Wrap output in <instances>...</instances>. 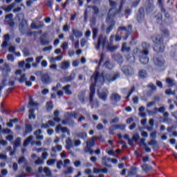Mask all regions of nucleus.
I'll return each mask as SVG.
<instances>
[{
    "instance_id": "obj_13",
    "label": "nucleus",
    "mask_w": 177,
    "mask_h": 177,
    "mask_svg": "<svg viewBox=\"0 0 177 177\" xmlns=\"http://www.w3.org/2000/svg\"><path fill=\"white\" fill-rule=\"evenodd\" d=\"M138 22L140 23L145 19V9L143 8H140L137 16Z\"/></svg>"
},
{
    "instance_id": "obj_29",
    "label": "nucleus",
    "mask_w": 177,
    "mask_h": 177,
    "mask_svg": "<svg viewBox=\"0 0 177 177\" xmlns=\"http://www.w3.org/2000/svg\"><path fill=\"white\" fill-rule=\"evenodd\" d=\"M111 99L113 102H120V100H121V97L117 93H113L112 94Z\"/></svg>"
},
{
    "instance_id": "obj_44",
    "label": "nucleus",
    "mask_w": 177,
    "mask_h": 177,
    "mask_svg": "<svg viewBox=\"0 0 177 177\" xmlns=\"http://www.w3.org/2000/svg\"><path fill=\"white\" fill-rule=\"evenodd\" d=\"M21 139L20 138H17V140H15V143H14V147H19V146H20L21 145Z\"/></svg>"
},
{
    "instance_id": "obj_38",
    "label": "nucleus",
    "mask_w": 177,
    "mask_h": 177,
    "mask_svg": "<svg viewBox=\"0 0 177 177\" xmlns=\"http://www.w3.org/2000/svg\"><path fill=\"white\" fill-rule=\"evenodd\" d=\"M166 82H167L168 86H174V85H175V82H174V80H172L171 78H167L166 80Z\"/></svg>"
},
{
    "instance_id": "obj_46",
    "label": "nucleus",
    "mask_w": 177,
    "mask_h": 177,
    "mask_svg": "<svg viewBox=\"0 0 177 177\" xmlns=\"http://www.w3.org/2000/svg\"><path fill=\"white\" fill-rule=\"evenodd\" d=\"M162 34L164 38H167V37H169V32L167 29H163L162 30Z\"/></svg>"
},
{
    "instance_id": "obj_56",
    "label": "nucleus",
    "mask_w": 177,
    "mask_h": 177,
    "mask_svg": "<svg viewBox=\"0 0 177 177\" xmlns=\"http://www.w3.org/2000/svg\"><path fill=\"white\" fill-rule=\"evenodd\" d=\"M7 59L8 60H9L10 62H15V57H13V55H8L7 56Z\"/></svg>"
},
{
    "instance_id": "obj_48",
    "label": "nucleus",
    "mask_w": 177,
    "mask_h": 177,
    "mask_svg": "<svg viewBox=\"0 0 177 177\" xmlns=\"http://www.w3.org/2000/svg\"><path fill=\"white\" fill-rule=\"evenodd\" d=\"M46 108H47L48 111H50V110H53V105L52 104V102H47Z\"/></svg>"
},
{
    "instance_id": "obj_20",
    "label": "nucleus",
    "mask_w": 177,
    "mask_h": 177,
    "mask_svg": "<svg viewBox=\"0 0 177 177\" xmlns=\"http://www.w3.org/2000/svg\"><path fill=\"white\" fill-rule=\"evenodd\" d=\"M15 5H16V3H12L11 5L8 6V7L6 6L1 7V9H3V10H5L7 13H9V12H12V9L15 8Z\"/></svg>"
},
{
    "instance_id": "obj_62",
    "label": "nucleus",
    "mask_w": 177,
    "mask_h": 177,
    "mask_svg": "<svg viewBox=\"0 0 177 177\" xmlns=\"http://www.w3.org/2000/svg\"><path fill=\"white\" fill-rule=\"evenodd\" d=\"M73 167H68L67 171H65V174H73Z\"/></svg>"
},
{
    "instance_id": "obj_2",
    "label": "nucleus",
    "mask_w": 177,
    "mask_h": 177,
    "mask_svg": "<svg viewBox=\"0 0 177 177\" xmlns=\"http://www.w3.org/2000/svg\"><path fill=\"white\" fill-rule=\"evenodd\" d=\"M142 48L143 50H139V48H135L133 50V57H131V58L127 57V61L130 63H134L135 59H136V57H138L142 64H147V63H149V57H147V55H149L150 44L144 43L142 44Z\"/></svg>"
},
{
    "instance_id": "obj_63",
    "label": "nucleus",
    "mask_w": 177,
    "mask_h": 177,
    "mask_svg": "<svg viewBox=\"0 0 177 177\" xmlns=\"http://www.w3.org/2000/svg\"><path fill=\"white\" fill-rule=\"evenodd\" d=\"M166 95H175V91L171 92V89L165 91Z\"/></svg>"
},
{
    "instance_id": "obj_55",
    "label": "nucleus",
    "mask_w": 177,
    "mask_h": 177,
    "mask_svg": "<svg viewBox=\"0 0 177 177\" xmlns=\"http://www.w3.org/2000/svg\"><path fill=\"white\" fill-rule=\"evenodd\" d=\"M105 67H106V68H109L111 69L113 67V65H111V64H110V62H106L104 64Z\"/></svg>"
},
{
    "instance_id": "obj_40",
    "label": "nucleus",
    "mask_w": 177,
    "mask_h": 177,
    "mask_svg": "<svg viewBox=\"0 0 177 177\" xmlns=\"http://www.w3.org/2000/svg\"><path fill=\"white\" fill-rule=\"evenodd\" d=\"M145 107L143 106H141L140 109H139V115H140V117H146V113H145Z\"/></svg>"
},
{
    "instance_id": "obj_15",
    "label": "nucleus",
    "mask_w": 177,
    "mask_h": 177,
    "mask_svg": "<svg viewBox=\"0 0 177 177\" xmlns=\"http://www.w3.org/2000/svg\"><path fill=\"white\" fill-rule=\"evenodd\" d=\"M6 20L10 27L15 26V22H13V15L9 14L7 15L6 17Z\"/></svg>"
},
{
    "instance_id": "obj_34",
    "label": "nucleus",
    "mask_w": 177,
    "mask_h": 177,
    "mask_svg": "<svg viewBox=\"0 0 177 177\" xmlns=\"http://www.w3.org/2000/svg\"><path fill=\"white\" fill-rule=\"evenodd\" d=\"M124 138L126 140H127V142H128L129 145H130V146H133V140L132 139L129 138V135L125 134Z\"/></svg>"
},
{
    "instance_id": "obj_42",
    "label": "nucleus",
    "mask_w": 177,
    "mask_h": 177,
    "mask_svg": "<svg viewBox=\"0 0 177 177\" xmlns=\"http://www.w3.org/2000/svg\"><path fill=\"white\" fill-rule=\"evenodd\" d=\"M139 75L141 78H146V77H147V73L146 72V71H140L139 72Z\"/></svg>"
},
{
    "instance_id": "obj_39",
    "label": "nucleus",
    "mask_w": 177,
    "mask_h": 177,
    "mask_svg": "<svg viewBox=\"0 0 177 177\" xmlns=\"http://www.w3.org/2000/svg\"><path fill=\"white\" fill-rule=\"evenodd\" d=\"M115 60L118 62V63H121L122 62V57L120 54H117L114 56Z\"/></svg>"
},
{
    "instance_id": "obj_1",
    "label": "nucleus",
    "mask_w": 177,
    "mask_h": 177,
    "mask_svg": "<svg viewBox=\"0 0 177 177\" xmlns=\"http://www.w3.org/2000/svg\"><path fill=\"white\" fill-rule=\"evenodd\" d=\"M120 78V74L116 73L114 75H111L109 73H102V75H99V68H96L95 73L91 77V82L93 84H91L90 86V102L93 100V95H95V88L99 89L100 86L103 85L104 81L107 82H113Z\"/></svg>"
},
{
    "instance_id": "obj_28",
    "label": "nucleus",
    "mask_w": 177,
    "mask_h": 177,
    "mask_svg": "<svg viewBox=\"0 0 177 177\" xmlns=\"http://www.w3.org/2000/svg\"><path fill=\"white\" fill-rule=\"evenodd\" d=\"M158 111H159V113H164L165 111V107L161 106L159 109L156 108L154 112H149V115H153V114H156Z\"/></svg>"
},
{
    "instance_id": "obj_21",
    "label": "nucleus",
    "mask_w": 177,
    "mask_h": 177,
    "mask_svg": "<svg viewBox=\"0 0 177 177\" xmlns=\"http://www.w3.org/2000/svg\"><path fill=\"white\" fill-rule=\"evenodd\" d=\"M31 132H32V126H31V124H26L25 132L24 133V136H26V135H28V133H31Z\"/></svg>"
},
{
    "instance_id": "obj_45",
    "label": "nucleus",
    "mask_w": 177,
    "mask_h": 177,
    "mask_svg": "<svg viewBox=\"0 0 177 177\" xmlns=\"http://www.w3.org/2000/svg\"><path fill=\"white\" fill-rule=\"evenodd\" d=\"M139 134L138 133H136L134 135H133V138L131 140H133V142H138V140H139Z\"/></svg>"
},
{
    "instance_id": "obj_7",
    "label": "nucleus",
    "mask_w": 177,
    "mask_h": 177,
    "mask_svg": "<svg viewBox=\"0 0 177 177\" xmlns=\"http://www.w3.org/2000/svg\"><path fill=\"white\" fill-rule=\"evenodd\" d=\"M95 140H96V137H93L88 140L86 142V147L84 149L85 151H86V153H89L91 156L93 154V151L91 147H93V146H95Z\"/></svg>"
},
{
    "instance_id": "obj_57",
    "label": "nucleus",
    "mask_w": 177,
    "mask_h": 177,
    "mask_svg": "<svg viewBox=\"0 0 177 177\" xmlns=\"http://www.w3.org/2000/svg\"><path fill=\"white\" fill-rule=\"evenodd\" d=\"M156 145H157V141H156V140H151L149 142V146H156Z\"/></svg>"
},
{
    "instance_id": "obj_26",
    "label": "nucleus",
    "mask_w": 177,
    "mask_h": 177,
    "mask_svg": "<svg viewBox=\"0 0 177 177\" xmlns=\"http://www.w3.org/2000/svg\"><path fill=\"white\" fill-rule=\"evenodd\" d=\"M70 67V62L68 61H64L61 63V68L62 70H67Z\"/></svg>"
},
{
    "instance_id": "obj_8",
    "label": "nucleus",
    "mask_w": 177,
    "mask_h": 177,
    "mask_svg": "<svg viewBox=\"0 0 177 177\" xmlns=\"http://www.w3.org/2000/svg\"><path fill=\"white\" fill-rule=\"evenodd\" d=\"M55 132L56 133H63V135L62 136V139H64V138H66V136H64L65 133H66L68 136H70L71 135L70 130H68V129H67L66 127H63L62 124H58L56 127Z\"/></svg>"
},
{
    "instance_id": "obj_22",
    "label": "nucleus",
    "mask_w": 177,
    "mask_h": 177,
    "mask_svg": "<svg viewBox=\"0 0 177 177\" xmlns=\"http://www.w3.org/2000/svg\"><path fill=\"white\" fill-rule=\"evenodd\" d=\"M41 81H43L45 84H49L50 82V77H49V75L48 73H46L43 75L41 77Z\"/></svg>"
},
{
    "instance_id": "obj_18",
    "label": "nucleus",
    "mask_w": 177,
    "mask_h": 177,
    "mask_svg": "<svg viewBox=\"0 0 177 177\" xmlns=\"http://www.w3.org/2000/svg\"><path fill=\"white\" fill-rule=\"evenodd\" d=\"M66 150H71L74 147V145H73V141L71 140V138H68L66 141Z\"/></svg>"
},
{
    "instance_id": "obj_27",
    "label": "nucleus",
    "mask_w": 177,
    "mask_h": 177,
    "mask_svg": "<svg viewBox=\"0 0 177 177\" xmlns=\"http://www.w3.org/2000/svg\"><path fill=\"white\" fill-rule=\"evenodd\" d=\"M120 30L125 31L126 34H129V32H131V31H132V26L129 25L127 28H125L124 26L120 27L119 28V31Z\"/></svg>"
},
{
    "instance_id": "obj_32",
    "label": "nucleus",
    "mask_w": 177,
    "mask_h": 177,
    "mask_svg": "<svg viewBox=\"0 0 177 177\" xmlns=\"http://www.w3.org/2000/svg\"><path fill=\"white\" fill-rule=\"evenodd\" d=\"M41 133H42V131H41V130H38L35 133L36 138L39 140H42V139H44V136L41 135Z\"/></svg>"
},
{
    "instance_id": "obj_9",
    "label": "nucleus",
    "mask_w": 177,
    "mask_h": 177,
    "mask_svg": "<svg viewBox=\"0 0 177 177\" xmlns=\"http://www.w3.org/2000/svg\"><path fill=\"white\" fill-rule=\"evenodd\" d=\"M17 18L19 20V21L21 20V24L19 26V30H20L21 32H23L24 30H27V28H28V24H27V21H26V19H24V15H22V14L18 15Z\"/></svg>"
},
{
    "instance_id": "obj_3",
    "label": "nucleus",
    "mask_w": 177,
    "mask_h": 177,
    "mask_svg": "<svg viewBox=\"0 0 177 177\" xmlns=\"http://www.w3.org/2000/svg\"><path fill=\"white\" fill-rule=\"evenodd\" d=\"M107 37L103 35H101L100 36V38L98 39V44L95 46V48L97 50L100 49V46L102 47V49H107V50H109L110 52H113V50H115L118 47L117 46H111L107 45Z\"/></svg>"
},
{
    "instance_id": "obj_36",
    "label": "nucleus",
    "mask_w": 177,
    "mask_h": 177,
    "mask_svg": "<svg viewBox=\"0 0 177 177\" xmlns=\"http://www.w3.org/2000/svg\"><path fill=\"white\" fill-rule=\"evenodd\" d=\"M131 50V48L127 46V43H124L122 46V52H129Z\"/></svg>"
},
{
    "instance_id": "obj_30",
    "label": "nucleus",
    "mask_w": 177,
    "mask_h": 177,
    "mask_svg": "<svg viewBox=\"0 0 177 177\" xmlns=\"http://www.w3.org/2000/svg\"><path fill=\"white\" fill-rule=\"evenodd\" d=\"M44 23H40L39 26H37V23L33 22L31 24V28H32V30H38L39 28L44 27Z\"/></svg>"
},
{
    "instance_id": "obj_12",
    "label": "nucleus",
    "mask_w": 177,
    "mask_h": 177,
    "mask_svg": "<svg viewBox=\"0 0 177 177\" xmlns=\"http://www.w3.org/2000/svg\"><path fill=\"white\" fill-rule=\"evenodd\" d=\"M37 153H41L42 151L41 158L42 160H46L48 158V149L40 148L37 150Z\"/></svg>"
},
{
    "instance_id": "obj_58",
    "label": "nucleus",
    "mask_w": 177,
    "mask_h": 177,
    "mask_svg": "<svg viewBox=\"0 0 177 177\" xmlns=\"http://www.w3.org/2000/svg\"><path fill=\"white\" fill-rule=\"evenodd\" d=\"M73 142H74L75 146L76 147L80 146L81 145V140H75Z\"/></svg>"
},
{
    "instance_id": "obj_60",
    "label": "nucleus",
    "mask_w": 177,
    "mask_h": 177,
    "mask_svg": "<svg viewBox=\"0 0 177 177\" xmlns=\"http://www.w3.org/2000/svg\"><path fill=\"white\" fill-rule=\"evenodd\" d=\"M157 138V132L153 131L151 133V139H156Z\"/></svg>"
},
{
    "instance_id": "obj_16",
    "label": "nucleus",
    "mask_w": 177,
    "mask_h": 177,
    "mask_svg": "<svg viewBox=\"0 0 177 177\" xmlns=\"http://www.w3.org/2000/svg\"><path fill=\"white\" fill-rule=\"evenodd\" d=\"M39 174H42L43 172L46 175V176H50L51 173H50V169L48 167H45L43 170L42 167L39 168Z\"/></svg>"
},
{
    "instance_id": "obj_35",
    "label": "nucleus",
    "mask_w": 177,
    "mask_h": 177,
    "mask_svg": "<svg viewBox=\"0 0 177 177\" xmlns=\"http://www.w3.org/2000/svg\"><path fill=\"white\" fill-rule=\"evenodd\" d=\"M62 151V145H57L56 147H53L52 148V151L54 153H57V151Z\"/></svg>"
},
{
    "instance_id": "obj_59",
    "label": "nucleus",
    "mask_w": 177,
    "mask_h": 177,
    "mask_svg": "<svg viewBox=\"0 0 177 177\" xmlns=\"http://www.w3.org/2000/svg\"><path fill=\"white\" fill-rule=\"evenodd\" d=\"M75 55V52L74 51V50H70L68 51V56H70V57H73V56H74Z\"/></svg>"
},
{
    "instance_id": "obj_4",
    "label": "nucleus",
    "mask_w": 177,
    "mask_h": 177,
    "mask_svg": "<svg viewBox=\"0 0 177 177\" xmlns=\"http://www.w3.org/2000/svg\"><path fill=\"white\" fill-rule=\"evenodd\" d=\"M109 4L111 6V9L108 13V17L106 19L107 23H113V19H114V16L117 15V3L110 0Z\"/></svg>"
},
{
    "instance_id": "obj_41",
    "label": "nucleus",
    "mask_w": 177,
    "mask_h": 177,
    "mask_svg": "<svg viewBox=\"0 0 177 177\" xmlns=\"http://www.w3.org/2000/svg\"><path fill=\"white\" fill-rule=\"evenodd\" d=\"M109 161H110V158H107V156H105L102 159V164L107 167V162H109Z\"/></svg>"
},
{
    "instance_id": "obj_49",
    "label": "nucleus",
    "mask_w": 177,
    "mask_h": 177,
    "mask_svg": "<svg viewBox=\"0 0 177 177\" xmlns=\"http://www.w3.org/2000/svg\"><path fill=\"white\" fill-rule=\"evenodd\" d=\"M142 168L143 171H145V172H147L148 171H150V169H151V167H150V166H147V165H143L142 166Z\"/></svg>"
},
{
    "instance_id": "obj_31",
    "label": "nucleus",
    "mask_w": 177,
    "mask_h": 177,
    "mask_svg": "<svg viewBox=\"0 0 177 177\" xmlns=\"http://www.w3.org/2000/svg\"><path fill=\"white\" fill-rule=\"evenodd\" d=\"M87 136L88 135L85 132H80L76 134V138H80V139H83V140H85Z\"/></svg>"
},
{
    "instance_id": "obj_11",
    "label": "nucleus",
    "mask_w": 177,
    "mask_h": 177,
    "mask_svg": "<svg viewBox=\"0 0 177 177\" xmlns=\"http://www.w3.org/2000/svg\"><path fill=\"white\" fill-rule=\"evenodd\" d=\"M2 71V74L3 77H9V74H10V66L8 64H5L3 69H1Z\"/></svg>"
},
{
    "instance_id": "obj_10",
    "label": "nucleus",
    "mask_w": 177,
    "mask_h": 177,
    "mask_svg": "<svg viewBox=\"0 0 177 177\" xmlns=\"http://www.w3.org/2000/svg\"><path fill=\"white\" fill-rule=\"evenodd\" d=\"M38 106L37 103L34 102V101L30 100L29 102V119L30 120H35V115H34V109H31V107H37Z\"/></svg>"
},
{
    "instance_id": "obj_6",
    "label": "nucleus",
    "mask_w": 177,
    "mask_h": 177,
    "mask_svg": "<svg viewBox=\"0 0 177 177\" xmlns=\"http://www.w3.org/2000/svg\"><path fill=\"white\" fill-rule=\"evenodd\" d=\"M62 119L59 118V111H55L54 112V119L53 120H50L46 124H42L41 128L48 129L50 127H55L56 124L55 122H60Z\"/></svg>"
},
{
    "instance_id": "obj_37",
    "label": "nucleus",
    "mask_w": 177,
    "mask_h": 177,
    "mask_svg": "<svg viewBox=\"0 0 177 177\" xmlns=\"http://www.w3.org/2000/svg\"><path fill=\"white\" fill-rule=\"evenodd\" d=\"M32 140V136H30L24 142V147L28 146V144Z\"/></svg>"
},
{
    "instance_id": "obj_54",
    "label": "nucleus",
    "mask_w": 177,
    "mask_h": 177,
    "mask_svg": "<svg viewBox=\"0 0 177 177\" xmlns=\"http://www.w3.org/2000/svg\"><path fill=\"white\" fill-rule=\"evenodd\" d=\"M84 96H85V94L84 93H82L78 95V98L82 102V103L84 102Z\"/></svg>"
},
{
    "instance_id": "obj_64",
    "label": "nucleus",
    "mask_w": 177,
    "mask_h": 177,
    "mask_svg": "<svg viewBox=\"0 0 177 177\" xmlns=\"http://www.w3.org/2000/svg\"><path fill=\"white\" fill-rule=\"evenodd\" d=\"M41 66L42 67H48V62H46V60H43L41 62Z\"/></svg>"
},
{
    "instance_id": "obj_24",
    "label": "nucleus",
    "mask_w": 177,
    "mask_h": 177,
    "mask_svg": "<svg viewBox=\"0 0 177 177\" xmlns=\"http://www.w3.org/2000/svg\"><path fill=\"white\" fill-rule=\"evenodd\" d=\"M9 39H10V36L9 34L4 35V41L2 44V48H6L8 46V42H9Z\"/></svg>"
},
{
    "instance_id": "obj_52",
    "label": "nucleus",
    "mask_w": 177,
    "mask_h": 177,
    "mask_svg": "<svg viewBox=\"0 0 177 177\" xmlns=\"http://www.w3.org/2000/svg\"><path fill=\"white\" fill-rule=\"evenodd\" d=\"M96 35H97V29L93 28V39H96Z\"/></svg>"
},
{
    "instance_id": "obj_5",
    "label": "nucleus",
    "mask_w": 177,
    "mask_h": 177,
    "mask_svg": "<svg viewBox=\"0 0 177 177\" xmlns=\"http://www.w3.org/2000/svg\"><path fill=\"white\" fill-rule=\"evenodd\" d=\"M152 41L154 42L156 45V48L158 50V52H164V49L165 46H164V43L162 42V39L160 35H156L152 37Z\"/></svg>"
},
{
    "instance_id": "obj_43",
    "label": "nucleus",
    "mask_w": 177,
    "mask_h": 177,
    "mask_svg": "<svg viewBox=\"0 0 177 177\" xmlns=\"http://www.w3.org/2000/svg\"><path fill=\"white\" fill-rule=\"evenodd\" d=\"M2 133H4L5 135H12L13 132H12V130L9 129H4L2 130Z\"/></svg>"
},
{
    "instance_id": "obj_33",
    "label": "nucleus",
    "mask_w": 177,
    "mask_h": 177,
    "mask_svg": "<svg viewBox=\"0 0 177 177\" xmlns=\"http://www.w3.org/2000/svg\"><path fill=\"white\" fill-rule=\"evenodd\" d=\"M70 88H71V86L69 84L66 85V86H64L63 88V89L66 95H71L72 92H71V90H70Z\"/></svg>"
},
{
    "instance_id": "obj_14",
    "label": "nucleus",
    "mask_w": 177,
    "mask_h": 177,
    "mask_svg": "<svg viewBox=\"0 0 177 177\" xmlns=\"http://www.w3.org/2000/svg\"><path fill=\"white\" fill-rule=\"evenodd\" d=\"M122 71H123L125 75H131V74L133 73V69L131 68V66H123Z\"/></svg>"
},
{
    "instance_id": "obj_19",
    "label": "nucleus",
    "mask_w": 177,
    "mask_h": 177,
    "mask_svg": "<svg viewBox=\"0 0 177 177\" xmlns=\"http://www.w3.org/2000/svg\"><path fill=\"white\" fill-rule=\"evenodd\" d=\"M107 95H109V91L107 89H104L102 93H99V97L102 100H106L107 99Z\"/></svg>"
},
{
    "instance_id": "obj_50",
    "label": "nucleus",
    "mask_w": 177,
    "mask_h": 177,
    "mask_svg": "<svg viewBox=\"0 0 177 177\" xmlns=\"http://www.w3.org/2000/svg\"><path fill=\"white\" fill-rule=\"evenodd\" d=\"M56 163V160H53V159H50L47 161V165H55V164Z\"/></svg>"
},
{
    "instance_id": "obj_23",
    "label": "nucleus",
    "mask_w": 177,
    "mask_h": 177,
    "mask_svg": "<svg viewBox=\"0 0 177 177\" xmlns=\"http://www.w3.org/2000/svg\"><path fill=\"white\" fill-rule=\"evenodd\" d=\"M153 63L156 66H158L159 67H161V66H164V60L160 59L159 58H155L153 59Z\"/></svg>"
},
{
    "instance_id": "obj_47",
    "label": "nucleus",
    "mask_w": 177,
    "mask_h": 177,
    "mask_svg": "<svg viewBox=\"0 0 177 177\" xmlns=\"http://www.w3.org/2000/svg\"><path fill=\"white\" fill-rule=\"evenodd\" d=\"M27 81V77H26V75H22L21 76V78L19 80V82L21 84H23V82H26Z\"/></svg>"
},
{
    "instance_id": "obj_25",
    "label": "nucleus",
    "mask_w": 177,
    "mask_h": 177,
    "mask_svg": "<svg viewBox=\"0 0 177 177\" xmlns=\"http://www.w3.org/2000/svg\"><path fill=\"white\" fill-rule=\"evenodd\" d=\"M75 78V72H73L70 77L66 78L65 80H62V82H71Z\"/></svg>"
},
{
    "instance_id": "obj_17",
    "label": "nucleus",
    "mask_w": 177,
    "mask_h": 177,
    "mask_svg": "<svg viewBox=\"0 0 177 177\" xmlns=\"http://www.w3.org/2000/svg\"><path fill=\"white\" fill-rule=\"evenodd\" d=\"M72 32L73 35H74L75 38H81V37L84 35V34L80 30L77 29H72Z\"/></svg>"
},
{
    "instance_id": "obj_51",
    "label": "nucleus",
    "mask_w": 177,
    "mask_h": 177,
    "mask_svg": "<svg viewBox=\"0 0 177 177\" xmlns=\"http://www.w3.org/2000/svg\"><path fill=\"white\" fill-rule=\"evenodd\" d=\"M35 164L37 165H42V164H44V159L38 158V160L35 161Z\"/></svg>"
},
{
    "instance_id": "obj_61",
    "label": "nucleus",
    "mask_w": 177,
    "mask_h": 177,
    "mask_svg": "<svg viewBox=\"0 0 177 177\" xmlns=\"http://www.w3.org/2000/svg\"><path fill=\"white\" fill-rule=\"evenodd\" d=\"M62 165H63V161L59 160L57 163V167L58 168V169H60L62 168Z\"/></svg>"
},
{
    "instance_id": "obj_53",
    "label": "nucleus",
    "mask_w": 177,
    "mask_h": 177,
    "mask_svg": "<svg viewBox=\"0 0 177 177\" xmlns=\"http://www.w3.org/2000/svg\"><path fill=\"white\" fill-rule=\"evenodd\" d=\"M140 146H143L144 147L145 146H147V145H146V139L142 138L140 141Z\"/></svg>"
}]
</instances>
